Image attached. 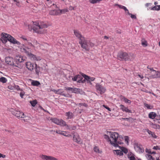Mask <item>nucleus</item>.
<instances>
[{"label": "nucleus", "mask_w": 160, "mask_h": 160, "mask_svg": "<svg viewBox=\"0 0 160 160\" xmlns=\"http://www.w3.org/2000/svg\"><path fill=\"white\" fill-rule=\"evenodd\" d=\"M118 134L115 132L107 131V134H105L103 135V138L107 142L115 147H118V144H121L122 143V142L118 141Z\"/></svg>", "instance_id": "nucleus-1"}, {"label": "nucleus", "mask_w": 160, "mask_h": 160, "mask_svg": "<svg viewBox=\"0 0 160 160\" xmlns=\"http://www.w3.org/2000/svg\"><path fill=\"white\" fill-rule=\"evenodd\" d=\"M32 22L35 26L32 28L30 25H28V29L30 30L33 29L35 32L39 34L43 33L44 32L43 29L47 28L48 26L46 23L43 22Z\"/></svg>", "instance_id": "nucleus-2"}, {"label": "nucleus", "mask_w": 160, "mask_h": 160, "mask_svg": "<svg viewBox=\"0 0 160 160\" xmlns=\"http://www.w3.org/2000/svg\"><path fill=\"white\" fill-rule=\"evenodd\" d=\"M1 39L2 42L4 44L8 41L13 44H20V42L11 35L4 32L1 34Z\"/></svg>", "instance_id": "nucleus-3"}, {"label": "nucleus", "mask_w": 160, "mask_h": 160, "mask_svg": "<svg viewBox=\"0 0 160 160\" xmlns=\"http://www.w3.org/2000/svg\"><path fill=\"white\" fill-rule=\"evenodd\" d=\"M21 51L25 53L26 55L32 60L33 61H40L41 60V58L39 57H37L32 53L30 51V48L23 46L20 48Z\"/></svg>", "instance_id": "nucleus-4"}, {"label": "nucleus", "mask_w": 160, "mask_h": 160, "mask_svg": "<svg viewBox=\"0 0 160 160\" xmlns=\"http://www.w3.org/2000/svg\"><path fill=\"white\" fill-rule=\"evenodd\" d=\"M50 120L52 122L57 125L61 126H65L67 129L71 130L73 129L70 126H69L66 124V122L62 119H59L57 118H51Z\"/></svg>", "instance_id": "nucleus-5"}, {"label": "nucleus", "mask_w": 160, "mask_h": 160, "mask_svg": "<svg viewBox=\"0 0 160 160\" xmlns=\"http://www.w3.org/2000/svg\"><path fill=\"white\" fill-rule=\"evenodd\" d=\"M79 43L81 44L82 47L87 51H88L90 48L94 46L93 43L90 42L88 40H85L84 38L83 41H80Z\"/></svg>", "instance_id": "nucleus-6"}, {"label": "nucleus", "mask_w": 160, "mask_h": 160, "mask_svg": "<svg viewBox=\"0 0 160 160\" xmlns=\"http://www.w3.org/2000/svg\"><path fill=\"white\" fill-rule=\"evenodd\" d=\"M133 54H128L125 52H120L118 53V58L121 60H131L133 59V58H131L133 56Z\"/></svg>", "instance_id": "nucleus-7"}, {"label": "nucleus", "mask_w": 160, "mask_h": 160, "mask_svg": "<svg viewBox=\"0 0 160 160\" xmlns=\"http://www.w3.org/2000/svg\"><path fill=\"white\" fill-rule=\"evenodd\" d=\"M48 45L46 43H44L42 45H41L36 40H34L33 42L32 47L36 48H40L43 50H45L48 48Z\"/></svg>", "instance_id": "nucleus-8"}, {"label": "nucleus", "mask_w": 160, "mask_h": 160, "mask_svg": "<svg viewBox=\"0 0 160 160\" xmlns=\"http://www.w3.org/2000/svg\"><path fill=\"white\" fill-rule=\"evenodd\" d=\"M72 134L73 135V140L74 142H76L78 144H82V141L78 133L73 132H72Z\"/></svg>", "instance_id": "nucleus-9"}, {"label": "nucleus", "mask_w": 160, "mask_h": 160, "mask_svg": "<svg viewBox=\"0 0 160 160\" xmlns=\"http://www.w3.org/2000/svg\"><path fill=\"white\" fill-rule=\"evenodd\" d=\"M147 68L149 69L151 71L150 73L151 75L149 77L150 78H157L159 77V72L158 71L154 70L152 68H149V66L147 67Z\"/></svg>", "instance_id": "nucleus-10"}, {"label": "nucleus", "mask_w": 160, "mask_h": 160, "mask_svg": "<svg viewBox=\"0 0 160 160\" xmlns=\"http://www.w3.org/2000/svg\"><path fill=\"white\" fill-rule=\"evenodd\" d=\"M134 148L136 152L139 153H142L144 151V149L142 146L138 143L134 144Z\"/></svg>", "instance_id": "nucleus-11"}, {"label": "nucleus", "mask_w": 160, "mask_h": 160, "mask_svg": "<svg viewBox=\"0 0 160 160\" xmlns=\"http://www.w3.org/2000/svg\"><path fill=\"white\" fill-rule=\"evenodd\" d=\"M96 88L101 94L104 93L106 90L105 87L102 86L99 84H96Z\"/></svg>", "instance_id": "nucleus-12"}, {"label": "nucleus", "mask_w": 160, "mask_h": 160, "mask_svg": "<svg viewBox=\"0 0 160 160\" xmlns=\"http://www.w3.org/2000/svg\"><path fill=\"white\" fill-rule=\"evenodd\" d=\"M27 68L29 70L32 71L35 68V64L30 62H28L25 63Z\"/></svg>", "instance_id": "nucleus-13"}, {"label": "nucleus", "mask_w": 160, "mask_h": 160, "mask_svg": "<svg viewBox=\"0 0 160 160\" xmlns=\"http://www.w3.org/2000/svg\"><path fill=\"white\" fill-rule=\"evenodd\" d=\"M52 91L53 92L56 94H61L62 96H63L66 97H71V96L69 94H65L64 93H62L63 91L62 89H59L57 90H56L54 89L52 90Z\"/></svg>", "instance_id": "nucleus-14"}, {"label": "nucleus", "mask_w": 160, "mask_h": 160, "mask_svg": "<svg viewBox=\"0 0 160 160\" xmlns=\"http://www.w3.org/2000/svg\"><path fill=\"white\" fill-rule=\"evenodd\" d=\"M40 157L43 159L46 160H57V159L52 156L42 155Z\"/></svg>", "instance_id": "nucleus-15"}, {"label": "nucleus", "mask_w": 160, "mask_h": 160, "mask_svg": "<svg viewBox=\"0 0 160 160\" xmlns=\"http://www.w3.org/2000/svg\"><path fill=\"white\" fill-rule=\"evenodd\" d=\"M83 76L85 80H87L88 83L90 84H91V82L94 81L95 79L94 77H91L85 74L83 75Z\"/></svg>", "instance_id": "nucleus-16"}, {"label": "nucleus", "mask_w": 160, "mask_h": 160, "mask_svg": "<svg viewBox=\"0 0 160 160\" xmlns=\"http://www.w3.org/2000/svg\"><path fill=\"white\" fill-rule=\"evenodd\" d=\"M5 62L7 64L11 65H14L13 60L12 58L10 57H7L5 58Z\"/></svg>", "instance_id": "nucleus-17"}, {"label": "nucleus", "mask_w": 160, "mask_h": 160, "mask_svg": "<svg viewBox=\"0 0 160 160\" xmlns=\"http://www.w3.org/2000/svg\"><path fill=\"white\" fill-rule=\"evenodd\" d=\"M72 93H79L81 94H83L84 92L81 89L79 88H73Z\"/></svg>", "instance_id": "nucleus-18"}, {"label": "nucleus", "mask_w": 160, "mask_h": 160, "mask_svg": "<svg viewBox=\"0 0 160 160\" xmlns=\"http://www.w3.org/2000/svg\"><path fill=\"white\" fill-rule=\"evenodd\" d=\"M74 33L75 35L81 41H83L84 38L82 37L79 32L77 30H74Z\"/></svg>", "instance_id": "nucleus-19"}, {"label": "nucleus", "mask_w": 160, "mask_h": 160, "mask_svg": "<svg viewBox=\"0 0 160 160\" xmlns=\"http://www.w3.org/2000/svg\"><path fill=\"white\" fill-rule=\"evenodd\" d=\"M15 60L17 62H21L24 61L25 59L23 58L22 56L18 55L16 56Z\"/></svg>", "instance_id": "nucleus-20"}, {"label": "nucleus", "mask_w": 160, "mask_h": 160, "mask_svg": "<svg viewBox=\"0 0 160 160\" xmlns=\"http://www.w3.org/2000/svg\"><path fill=\"white\" fill-rule=\"evenodd\" d=\"M120 109L123 112H126L132 113L131 111L128 109L127 107H125L123 105L121 104L119 106Z\"/></svg>", "instance_id": "nucleus-21"}, {"label": "nucleus", "mask_w": 160, "mask_h": 160, "mask_svg": "<svg viewBox=\"0 0 160 160\" xmlns=\"http://www.w3.org/2000/svg\"><path fill=\"white\" fill-rule=\"evenodd\" d=\"M14 115L17 117L19 118H23L24 113L23 112H20L19 111H15L14 112Z\"/></svg>", "instance_id": "nucleus-22"}, {"label": "nucleus", "mask_w": 160, "mask_h": 160, "mask_svg": "<svg viewBox=\"0 0 160 160\" xmlns=\"http://www.w3.org/2000/svg\"><path fill=\"white\" fill-rule=\"evenodd\" d=\"M49 14L52 15H59V9L51 10L49 12Z\"/></svg>", "instance_id": "nucleus-23"}, {"label": "nucleus", "mask_w": 160, "mask_h": 160, "mask_svg": "<svg viewBox=\"0 0 160 160\" xmlns=\"http://www.w3.org/2000/svg\"><path fill=\"white\" fill-rule=\"evenodd\" d=\"M127 156L129 160H135L136 159L135 157V155L132 152L128 153Z\"/></svg>", "instance_id": "nucleus-24"}, {"label": "nucleus", "mask_w": 160, "mask_h": 160, "mask_svg": "<svg viewBox=\"0 0 160 160\" xmlns=\"http://www.w3.org/2000/svg\"><path fill=\"white\" fill-rule=\"evenodd\" d=\"M114 154L119 156L123 155V153L121 150H113V151Z\"/></svg>", "instance_id": "nucleus-25"}, {"label": "nucleus", "mask_w": 160, "mask_h": 160, "mask_svg": "<svg viewBox=\"0 0 160 160\" xmlns=\"http://www.w3.org/2000/svg\"><path fill=\"white\" fill-rule=\"evenodd\" d=\"M35 72L38 75L39 72L42 70V68L38 66L36 64H35Z\"/></svg>", "instance_id": "nucleus-26"}, {"label": "nucleus", "mask_w": 160, "mask_h": 160, "mask_svg": "<svg viewBox=\"0 0 160 160\" xmlns=\"http://www.w3.org/2000/svg\"><path fill=\"white\" fill-rule=\"evenodd\" d=\"M156 116V113L154 112H151L148 114V117L152 119L155 118Z\"/></svg>", "instance_id": "nucleus-27"}, {"label": "nucleus", "mask_w": 160, "mask_h": 160, "mask_svg": "<svg viewBox=\"0 0 160 160\" xmlns=\"http://www.w3.org/2000/svg\"><path fill=\"white\" fill-rule=\"evenodd\" d=\"M141 44L144 47H146L148 45V43L146 40L142 38L141 41Z\"/></svg>", "instance_id": "nucleus-28"}, {"label": "nucleus", "mask_w": 160, "mask_h": 160, "mask_svg": "<svg viewBox=\"0 0 160 160\" xmlns=\"http://www.w3.org/2000/svg\"><path fill=\"white\" fill-rule=\"evenodd\" d=\"M119 6L120 7V8L123 9V10H124L126 15H130L131 13L129 12L127 8L125 7L124 6Z\"/></svg>", "instance_id": "nucleus-29"}, {"label": "nucleus", "mask_w": 160, "mask_h": 160, "mask_svg": "<svg viewBox=\"0 0 160 160\" xmlns=\"http://www.w3.org/2000/svg\"><path fill=\"white\" fill-rule=\"evenodd\" d=\"M147 132L148 133L151 135L153 138H157V136L155 134L154 132L148 130Z\"/></svg>", "instance_id": "nucleus-30"}, {"label": "nucleus", "mask_w": 160, "mask_h": 160, "mask_svg": "<svg viewBox=\"0 0 160 160\" xmlns=\"http://www.w3.org/2000/svg\"><path fill=\"white\" fill-rule=\"evenodd\" d=\"M150 125L152 128L155 129H159L160 128V126L159 125L151 123Z\"/></svg>", "instance_id": "nucleus-31"}, {"label": "nucleus", "mask_w": 160, "mask_h": 160, "mask_svg": "<svg viewBox=\"0 0 160 160\" xmlns=\"http://www.w3.org/2000/svg\"><path fill=\"white\" fill-rule=\"evenodd\" d=\"M66 115L68 117V119H71L73 118V114L71 112H66Z\"/></svg>", "instance_id": "nucleus-32"}, {"label": "nucleus", "mask_w": 160, "mask_h": 160, "mask_svg": "<svg viewBox=\"0 0 160 160\" xmlns=\"http://www.w3.org/2000/svg\"><path fill=\"white\" fill-rule=\"evenodd\" d=\"M68 11L67 8H65L61 10L59 9V14L60 15L62 14H64Z\"/></svg>", "instance_id": "nucleus-33"}, {"label": "nucleus", "mask_w": 160, "mask_h": 160, "mask_svg": "<svg viewBox=\"0 0 160 160\" xmlns=\"http://www.w3.org/2000/svg\"><path fill=\"white\" fill-rule=\"evenodd\" d=\"M121 98L122 100L123 99L124 101L126 103L129 104H130L131 103V101H130V100L124 97L121 96Z\"/></svg>", "instance_id": "nucleus-34"}, {"label": "nucleus", "mask_w": 160, "mask_h": 160, "mask_svg": "<svg viewBox=\"0 0 160 160\" xmlns=\"http://www.w3.org/2000/svg\"><path fill=\"white\" fill-rule=\"evenodd\" d=\"M83 79V78L82 76H81L80 75H79V77L78 78H77V82L78 83H83L85 81V80H82Z\"/></svg>", "instance_id": "nucleus-35"}, {"label": "nucleus", "mask_w": 160, "mask_h": 160, "mask_svg": "<svg viewBox=\"0 0 160 160\" xmlns=\"http://www.w3.org/2000/svg\"><path fill=\"white\" fill-rule=\"evenodd\" d=\"M24 118L23 120L26 122H28V121L31 119V118L30 117H29L28 116H26L24 114V115L23 118Z\"/></svg>", "instance_id": "nucleus-36"}, {"label": "nucleus", "mask_w": 160, "mask_h": 160, "mask_svg": "<svg viewBox=\"0 0 160 160\" xmlns=\"http://www.w3.org/2000/svg\"><path fill=\"white\" fill-rule=\"evenodd\" d=\"M144 105L147 109H152L153 108V106L146 103H144Z\"/></svg>", "instance_id": "nucleus-37"}, {"label": "nucleus", "mask_w": 160, "mask_h": 160, "mask_svg": "<svg viewBox=\"0 0 160 160\" xmlns=\"http://www.w3.org/2000/svg\"><path fill=\"white\" fill-rule=\"evenodd\" d=\"M62 135L67 137H71L72 135L68 132L63 131Z\"/></svg>", "instance_id": "nucleus-38"}, {"label": "nucleus", "mask_w": 160, "mask_h": 160, "mask_svg": "<svg viewBox=\"0 0 160 160\" xmlns=\"http://www.w3.org/2000/svg\"><path fill=\"white\" fill-rule=\"evenodd\" d=\"M32 85L34 86H38L40 84V83L37 81H33L31 83Z\"/></svg>", "instance_id": "nucleus-39"}, {"label": "nucleus", "mask_w": 160, "mask_h": 160, "mask_svg": "<svg viewBox=\"0 0 160 160\" xmlns=\"http://www.w3.org/2000/svg\"><path fill=\"white\" fill-rule=\"evenodd\" d=\"M30 102L31 103V105L32 107H34L36 105L38 102L36 100H35L32 101H30Z\"/></svg>", "instance_id": "nucleus-40"}, {"label": "nucleus", "mask_w": 160, "mask_h": 160, "mask_svg": "<svg viewBox=\"0 0 160 160\" xmlns=\"http://www.w3.org/2000/svg\"><path fill=\"white\" fill-rule=\"evenodd\" d=\"M7 81V79L4 77L0 78V82L3 83H6Z\"/></svg>", "instance_id": "nucleus-41"}, {"label": "nucleus", "mask_w": 160, "mask_h": 160, "mask_svg": "<svg viewBox=\"0 0 160 160\" xmlns=\"http://www.w3.org/2000/svg\"><path fill=\"white\" fill-rule=\"evenodd\" d=\"M146 157L148 160H155L154 158L150 155L147 154L146 155Z\"/></svg>", "instance_id": "nucleus-42"}, {"label": "nucleus", "mask_w": 160, "mask_h": 160, "mask_svg": "<svg viewBox=\"0 0 160 160\" xmlns=\"http://www.w3.org/2000/svg\"><path fill=\"white\" fill-rule=\"evenodd\" d=\"M73 88H71V87H65V90L66 91H70L72 93V91H73Z\"/></svg>", "instance_id": "nucleus-43"}, {"label": "nucleus", "mask_w": 160, "mask_h": 160, "mask_svg": "<svg viewBox=\"0 0 160 160\" xmlns=\"http://www.w3.org/2000/svg\"><path fill=\"white\" fill-rule=\"evenodd\" d=\"M120 149L122 152H123L125 153H127L128 152V149L125 148L123 147H120Z\"/></svg>", "instance_id": "nucleus-44"}, {"label": "nucleus", "mask_w": 160, "mask_h": 160, "mask_svg": "<svg viewBox=\"0 0 160 160\" xmlns=\"http://www.w3.org/2000/svg\"><path fill=\"white\" fill-rule=\"evenodd\" d=\"M20 91L21 92L20 93V96L21 98H23V96L25 95V92L22 89H21Z\"/></svg>", "instance_id": "nucleus-45"}, {"label": "nucleus", "mask_w": 160, "mask_h": 160, "mask_svg": "<svg viewBox=\"0 0 160 160\" xmlns=\"http://www.w3.org/2000/svg\"><path fill=\"white\" fill-rule=\"evenodd\" d=\"M93 150L94 152L98 153H100L101 152L99 150L98 148L97 147H94Z\"/></svg>", "instance_id": "nucleus-46"}, {"label": "nucleus", "mask_w": 160, "mask_h": 160, "mask_svg": "<svg viewBox=\"0 0 160 160\" xmlns=\"http://www.w3.org/2000/svg\"><path fill=\"white\" fill-rule=\"evenodd\" d=\"M124 139L125 140V142L128 145V141H129V139L128 137L127 136H125L124 137Z\"/></svg>", "instance_id": "nucleus-47"}, {"label": "nucleus", "mask_w": 160, "mask_h": 160, "mask_svg": "<svg viewBox=\"0 0 160 160\" xmlns=\"http://www.w3.org/2000/svg\"><path fill=\"white\" fill-rule=\"evenodd\" d=\"M14 89H16L17 90H21V89L20 88L19 86L18 85L14 84Z\"/></svg>", "instance_id": "nucleus-48"}, {"label": "nucleus", "mask_w": 160, "mask_h": 160, "mask_svg": "<svg viewBox=\"0 0 160 160\" xmlns=\"http://www.w3.org/2000/svg\"><path fill=\"white\" fill-rule=\"evenodd\" d=\"M8 88L10 90H14V85H9L8 86Z\"/></svg>", "instance_id": "nucleus-49"}, {"label": "nucleus", "mask_w": 160, "mask_h": 160, "mask_svg": "<svg viewBox=\"0 0 160 160\" xmlns=\"http://www.w3.org/2000/svg\"><path fill=\"white\" fill-rule=\"evenodd\" d=\"M79 77V75H77L75 76L74 78H72V80L73 81H77V78H78Z\"/></svg>", "instance_id": "nucleus-50"}, {"label": "nucleus", "mask_w": 160, "mask_h": 160, "mask_svg": "<svg viewBox=\"0 0 160 160\" xmlns=\"http://www.w3.org/2000/svg\"><path fill=\"white\" fill-rule=\"evenodd\" d=\"M78 105L80 107H81V106H83L86 107L87 106V104L85 103H79L78 104Z\"/></svg>", "instance_id": "nucleus-51"}, {"label": "nucleus", "mask_w": 160, "mask_h": 160, "mask_svg": "<svg viewBox=\"0 0 160 160\" xmlns=\"http://www.w3.org/2000/svg\"><path fill=\"white\" fill-rule=\"evenodd\" d=\"M48 2H47V5L49 7L50 6V4L52 3V1L49 0H47Z\"/></svg>", "instance_id": "nucleus-52"}, {"label": "nucleus", "mask_w": 160, "mask_h": 160, "mask_svg": "<svg viewBox=\"0 0 160 160\" xmlns=\"http://www.w3.org/2000/svg\"><path fill=\"white\" fill-rule=\"evenodd\" d=\"M63 131H61L60 130H58L56 131V132L57 133L62 135V133Z\"/></svg>", "instance_id": "nucleus-53"}, {"label": "nucleus", "mask_w": 160, "mask_h": 160, "mask_svg": "<svg viewBox=\"0 0 160 160\" xmlns=\"http://www.w3.org/2000/svg\"><path fill=\"white\" fill-rule=\"evenodd\" d=\"M153 149L160 150V148L158 146H154L153 148Z\"/></svg>", "instance_id": "nucleus-54"}, {"label": "nucleus", "mask_w": 160, "mask_h": 160, "mask_svg": "<svg viewBox=\"0 0 160 160\" xmlns=\"http://www.w3.org/2000/svg\"><path fill=\"white\" fill-rule=\"evenodd\" d=\"M131 16V17L132 18H134V19H136V16L133 14H132L131 13L130 15Z\"/></svg>", "instance_id": "nucleus-55"}, {"label": "nucleus", "mask_w": 160, "mask_h": 160, "mask_svg": "<svg viewBox=\"0 0 160 160\" xmlns=\"http://www.w3.org/2000/svg\"><path fill=\"white\" fill-rule=\"evenodd\" d=\"M103 107H104L105 108H106V109H108L109 111H111V109L109 107L106 106L105 105H103Z\"/></svg>", "instance_id": "nucleus-56"}, {"label": "nucleus", "mask_w": 160, "mask_h": 160, "mask_svg": "<svg viewBox=\"0 0 160 160\" xmlns=\"http://www.w3.org/2000/svg\"><path fill=\"white\" fill-rule=\"evenodd\" d=\"M2 157L3 158H4L6 157V155H5L2 154L0 153V158Z\"/></svg>", "instance_id": "nucleus-57"}, {"label": "nucleus", "mask_w": 160, "mask_h": 160, "mask_svg": "<svg viewBox=\"0 0 160 160\" xmlns=\"http://www.w3.org/2000/svg\"><path fill=\"white\" fill-rule=\"evenodd\" d=\"M157 6H154V7L152 8L151 10H157Z\"/></svg>", "instance_id": "nucleus-58"}, {"label": "nucleus", "mask_w": 160, "mask_h": 160, "mask_svg": "<svg viewBox=\"0 0 160 160\" xmlns=\"http://www.w3.org/2000/svg\"><path fill=\"white\" fill-rule=\"evenodd\" d=\"M69 9L70 10H74V7H73L72 6H70L69 7Z\"/></svg>", "instance_id": "nucleus-59"}, {"label": "nucleus", "mask_w": 160, "mask_h": 160, "mask_svg": "<svg viewBox=\"0 0 160 160\" xmlns=\"http://www.w3.org/2000/svg\"><path fill=\"white\" fill-rule=\"evenodd\" d=\"M157 10L158 11L160 10V5H157Z\"/></svg>", "instance_id": "nucleus-60"}, {"label": "nucleus", "mask_w": 160, "mask_h": 160, "mask_svg": "<svg viewBox=\"0 0 160 160\" xmlns=\"http://www.w3.org/2000/svg\"><path fill=\"white\" fill-rule=\"evenodd\" d=\"M28 44L30 46H33V44H32L30 42H28Z\"/></svg>", "instance_id": "nucleus-61"}, {"label": "nucleus", "mask_w": 160, "mask_h": 160, "mask_svg": "<svg viewBox=\"0 0 160 160\" xmlns=\"http://www.w3.org/2000/svg\"><path fill=\"white\" fill-rule=\"evenodd\" d=\"M114 6H118V7H119L120 8V7L119 6H123L122 5H119V4H115L114 5Z\"/></svg>", "instance_id": "nucleus-62"}, {"label": "nucleus", "mask_w": 160, "mask_h": 160, "mask_svg": "<svg viewBox=\"0 0 160 160\" xmlns=\"http://www.w3.org/2000/svg\"><path fill=\"white\" fill-rule=\"evenodd\" d=\"M138 76L140 78H141V79H142L143 78V76L142 75H140V74H139L138 75Z\"/></svg>", "instance_id": "nucleus-63"}, {"label": "nucleus", "mask_w": 160, "mask_h": 160, "mask_svg": "<svg viewBox=\"0 0 160 160\" xmlns=\"http://www.w3.org/2000/svg\"><path fill=\"white\" fill-rule=\"evenodd\" d=\"M122 119L124 120H128L129 119L128 118H122Z\"/></svg>", "instance_id": "nucleus-64"}]
</instances>
